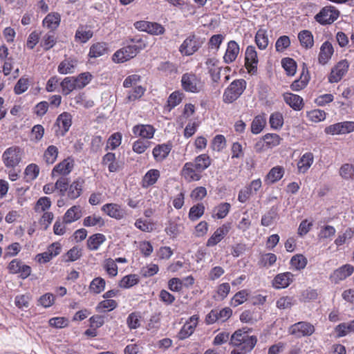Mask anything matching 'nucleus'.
Instances as JSON below:
<instances>
[{"instance_id": "nucleus-1", "label": "nucleus", "mask_w": 354, "mask_h": 354, "mask_svg": "<svg viewBox=\"0 0 354 354\" xmlns=\"http://www.w3.org/2000/svg\"><path fill=\"white\" fill-rule=\"evenodd\" d=\"M257 338L250 335L244 328L236 330L230 338V344L234 347L230 354H247L255 346Z\"/></svg>"}, {"instance_id": "nucleus-2", "label": "nucleus", "mask_w": 354, "mask_h": 354, "mask_svg": "<svg viewBox=\"0 0 354 354\" xmlns=\"http://www.w3.org/2000/svg\"><path fill=\"white\" fill-rule=\"evenodd\" d=\"M135 43L132 45L124 46L117 50L112 57V60L115 63H123L136 56V55L146 47L145 41L142 39H133Z\"/></svg>"}, {"instance_id": "nucleus-3", "label": "nucleus", "mask_w": 354, "mask_h": 354, "mask_svg": "<svg viewBox=\"0 0 354 354\" xmlns=\"http://www.w3.org/2000/svg\"><path fill=\"white\" fill-rule=\"evenodd\" d=\"M246 87V82L243 79L234 80L225 90L223 101L230 104L236 100L243 93Z\"/></svg>"}, {"instance_id": "nucleus-4", "label": "nucleus", "mask_w": 354, "mask_h": 354, "mask_svg": "<svg viewBox=\"0 0 354 354\" xmlns=\"http://www.w3.org/2000/svg\"><path fill=\"white\" fill-rule=\"evenodd\" d=\"M181 86L188 93H198L203 87L201 78L193 73H186L181 77Z\"/></svg>"}, {"instance_id": "nucleus-5", "label": "nucleus", "mask_w": 354, "mask_h": 354, "mask_svg": "<svg viewBox=\"0 0 354 354\" xmlns=\"http://www.w3.org/2000/svg\"><path fill=\"white\" fill-rule=\"evenodd\" d=\"M22 150L20 147L12 146L6 149L2 154V160L6 167H15L21 160Z\"/></svg>"}, {"instance_id": "nucleus-6", "label": "nucleus", "mask_w": 354, "mask_h": 354, "mask_svg": "<svg viewBox=\"0 0 354 354\" xmlns=\"http://www.w3.org/2000/svg\"><path fill=\"white\" fill-rule=\"evenodd\" d=\"M203 42L200 37L190 35L180 45L179 51L184 55H192L198 50Z\"/></svg>"}, {"instance_id": "nucleus-7", "label": "nucleus", "mask_w": 354, "mask_h": 354, "mask_svg": "<svg viewBox=\"0 0 354 354\" xmlns=\"http://www.w3.org/2000/svg\"><path fill=\"white\" fill-rule=\"evenodd\" d=\"M288 332L297 337H301L311 335L315 332V328L308 322H299L290 326Z\"/></svg>"}, {"instance_id": "nucleus-8", "label": "nucleus", "mask_w": 354, "mask_h": 354, "mask_svg": "<svg viewBox=\"0 0 354 354\" xmlns=\"http://www.w3.org/2000/svg\"><path fill=\"white\" fill-rule=\"evenodd\" d=\"M349 67V63L346 59H342L332 68L328 76V82L337 83L346 75Z\"/></svg>"}, {"instance_id": "nucleus-9", "label": "nucleus", "mask_w": 354, "mask_h": 354, "mask_svg": "<svg viewBox=\"0 0 354 354\" xmlns=\"http://www.w3.org/2000/svg\"><path fill=\"white\" fill-rule=\"evenodd\" d=\"M181 176L188 183L198 181L202 178L201 173L195 166L192 162H186L180 171Z\"/></svg>"}, {"instance_id": "nucleus-10", "label": "nucleus", "mask_w": 354, "mask_h": 354, "mask_svg": "<svg viewBox=\"0 0 354 354\" xmlns=\"http://www.w3.org/2000/svg\"><path fill=\"white\" fill-rule=\"evenodd\" d=\"M198 319L199 317L197 315L190 317L178 332V338L183 340L191 336L198 325Z\"/></svg>"}, {"instance_id": "nucleus-11", "label": "nucleus", "mask_w": 354, "mask_h": 354, "mask_svg": "<svg viewBox=\"0 0 354 354\" xmlns=\"http://www.w3.org/2000/svg\"><path fill=\"white\" fill-rule=\"evenodd\" d=\"M257 53L255 47L248 46L245 53V66L250 73H255L258 64Z\"/></svg>"}, {"instance_id": "nucleus-12", "label": "nucleus", "mask_w": 354, "mask_h": 354, "mask_svg": "<svg viewBox=\"0 0 354 354\" xmlns=\"http://www.w3.org/2000/svg\"><path fill=\"white\" fill-rule=\"evenodd\" d=\"M339 12L331 7H325L315 15V19L321 24H329L337 19Z\"/></svg>"}, {"instance_id": "nucleus-13", "label": "nucleus", "mask_w": 354, "mask_h": 354, "mask_svg": "<svg viewBox=\"0 0 354 354\" xmlns=\"http://www.w3.org/2000/svg\"><path fill=\"white\" fill-rule=\"evenodd\" d=\"M72 124V116L67 112H64L60 114L55 122V125L58 129L55 131L57 136H64L66 133L69 130Z\"/></svg>"}, {"instance_id": "nucleus-14", "label": "nucleus", "mask_w": 354, "mask_h": 354, "mask_svg": "<svg viewBox=\"0 0 354 354\" xmlns=\"http://www.w3.org/2000/svg\"><path fill=\"white\" fill-rule=\"evenodd\" d=\"M73 167V158L68 157L55 166L52 170V176H66L72 171Z\"/></svg>"}, {"instance_id": "nucleus-15", "label": "nucleus", "mask_w": 354, "mask_h": 354, "mask_svg": "<svg viewBox=\"0 0 354 354\" xmlns=\"http://www.w3.org/2000/svg\"><path fill=\"white\" fill-rule=\"evenodd\" d=\"M354 272V267L350 264L344 265L335 270L330 275V280L335 283L344 280L351 276Z\"/></svg>"}, {"instance_id": "nucleus-16", "label": "nucleus", "mask_w": 354, "mask_h": 354, "mask_svg": "<svg viewBox=\"0 0 354 354\" xmlns=\"http://www.w3.org/2000/svg\"><path fill=\"white\" fill-rule=\"evenodd\" d=\"M230 231L229 224H223L218 227L206 243L207 247H213L220 243Z\"/></svg>"}, {"instance_id": "nucleus-17", "label": "nucleus", "mask_w": 354, "mask_h": 354, "mask_svg": "<svg viewBox=\"0 0 354 354\" xmlns=\"http://www.w3.org/2000/svg\"><path fill=\"white\" fill-rule=\"evenodd\" d=\"M101 210L111 218L120 220L125 215V211L117 203H106L104 205Z\"/></svg>"}, {"instance_id": "nucleus-18", "label": "nucleus", "mask_w": 354, "mask_h": 354, "mask_svg": "<svg viewBox=\"0 0 354 354\" xmlns=\"http://www.w3.org/2000/svg\"><path fill=\"white\" fill-rule=\"evenodd\" d=\"M135 136L145 139H151L156 132V129L150 124H137L132 129Z\"/></svg>"}, {"instance_id": "nucleus-19", "label": "nucleus", "mask_w": 354, "mask_h": 354, "mask_svg": "<svg viewBox=\"0 0 354 354\" xmlns=\"http://www.w3.org/2000/svg\"><path fill=\"white\" fill-rule=\"evenodd\" d=\"M334 53L333 45L328 41H324L321 47L318 55V62L320 64L325 65L331 59Z\"/></svg>"}, {"instance_id": "nucleus-20", "label": "nucleus", "mask_w": 354, "mask_h": 354, "mask_svg": "<svg viewBox=\"0 0 354 354\" xmlns=\"http://www.w3.org/2000/svg\"><path fill=\"white\" fill-rule=\"evenodd\" d=\"M293 277L290 272L278 274L272 281V286L276 289L285 288L292 282Z\"/></svg>"}, {"instance_id": "nucleus-21", "label": "nucleus", "mask_w": 354, "mask_h": 354, "mask_svg": "<svg viewBox=\"0 0 354 354\" xmlns=\"http://www.w3.org/2000/svg\"><path fill=\"white\" fill-rule=\"evenodd\" d=\"M239 46L235 41H230L227 44L225 53L223 56L224 62L230 64L233 62L239 53Z\"/></svg>"}, {"instance_id": "nucleus-22", "label": "nucleus", "mask_w": 354, "mask_h": 354, "mask_svg": "<svg viewBox=\"0 0 354 354\" xmlns=\"http://www.w3.org/2000/svg\"><path fill=\"white\" fill-rule=\"evenodd\" d=\"M171 150V144L158 145L153 149L152 154L156 161L161 162L168 156Z\"/></svg>"}, {"instance_id": "nucleus-23", "label": "nucleus", "mask_w": 354, "mask_h": 354, "mask_svg": "<svg viewBox=\"0 0 354 354\" xmlns=\"http://www.w3.org/2000/svg\"><path fill=\"white\" fill-rule=\"evenodd\" d=\"M160 176V172L156 169H149L142 177L141 185L143 188H148L156 183Z\"/></svg>"}, {"instance_id": "nucleus-24", "label": "nucleus", "mask_w": 354, "mask_h": 354, "mask_svg": "<svg viewBox=\"0 0 354 354\" xmlns=\"http://www.w3.org/2000/svg\"><path fill=\"white\" fill-rule=\"evenodd\" d=\"M109 52L108 44L105 42H97L91 46L88 57L97 58L107 54Z\"/></svg>"}, {"instance_id": "nucleus-25", "label": "nucleus", "mask_w": 354, "mask_h": 354, "mask_svg": "<svg viewBox=\"0 0 354 354\" xmlns=\"http://www.w3.org/2000/svg\"><path fill=\"white\" fill-rule=\"evenodd\" d=\"M314 162V155L311 152L304 153L297 162V169L299 173H306Z\"/></svg>"}, {"instance_id": "nucleus-26", "label": "nucleus", "mask_w": 354, "mask_h": 354, "mask_svg": "<svg viewBox=\"0 0 354 354\" xmlns=\"http://www.w3.org/2000/svg\"><path fill=\"white\" fill-rule=\"evenodd\" d=\"M283 100L287 104L295 111H300L303 108V99L298 95L285 93Z\"/></svg>"}, {"instance_id": "nucleus-27", "label": "nucleus", "mask_w": 354, "mask_h": 354, "mask_svg": "<svg viewBox=\"0 0 354 354\" xmlns=\"http://www.w3.org/2000/svg\"><path fill=\"white\" fill-rule=\"evenodd\" d=\"M284 169L281 166L272 167L265 178V182L267 184H273L279 181L283 176Z\"/></svg>"}, {"instance_id": "nucleus-28", "label": "nucleus", "mask_w": 354, "mask_h": 354, "mask_svg": "<svg viewBox=\"0 0 354 354\" xmlns=\"http://www.w3.org/2000/svg\"><path fill=\"white\" fill-rule=\"evenodd\" d=\"M82 216L80 206L74 205L69 208L64 215L63 220L65 223H71L77 221Z\"/></svg>"}, {"instance_id": "nucleus-29", "label": "nucleus", "mask_w": 354, "mask_h": 354, "mask_svg": "<svg viewBox=\"0 0 354 354\" xmlns=\"http://www.w3.org/2000/svg\"><path fill=\"white\" fill-rule=\"evenodd\" d=\"M84 181L81 179L74 180L69 186L68 185L67 196L71 199L77 198L82 192Z\"/></svg>"}, {"instance_id": "nucleus-30", "label": "nucleus", "mask_w": 354, "mask_h": 354, "mask_svg": "<svg viewBox=\"0 0 354 354\" xmlns=\"http://www.w3.org/2000/svg\"><path fill=\"white\" fill-rule=\"evenodd\" d=\"M77 66V60L74 59H65L58 66L57 71L60 74L66 75L73 73Z\"/></svg>"}, {"instance_id": "nucleus-31", "label": "nucleus", "mask_w": 354, "mask_h": 354, "mask_svg": "<svg viewBox=\"0 0 354 354\" xmlns=\"http://www.w3.org/2000/svg\"><path fill=\"white\" fill-rule=\"evenodd\" d=\"M61 17L59 14L53 12L48 14L43 20V25L44 27L50 29V30H55L59 25Z\"/></svg>"}, {"instance_id": "nucleus-32", "label": "nucleus", "mask_w": 354, "mask_h": 354, "mask_svg": "<svg viewBox=\"0 0 354 354\" xmlns=\"http://www.w3.org/2000/svg\"><path fill=\"white\" fill-rule=\"evenodd\" d=\"M192 164L202 173L211 165V159L206 153L201 154L196 156Z\"/></svg>"}, {"instance_id": "nucleus-33", "label": "nucleus", "mask_w": 354, "mask_h": 354, "mask_svg": "<svg viewBox=\"0 0 354 354\" xmlns=\"http://www.w3.org/2000/svg\"><path fill=\"white\" fill-rule=\"evenodd\" d=\"M106 241V237L100 233L91 236L87 240V247L90 250H97Z\"/></svg>"}, {"instance_id": "nucleus-34", "label": "nucleus", "mask_w": 354, "mask_h": 354, "mask_svg": "<svg viewBox=\"0 0 354 354\" xmlns=\"http://www.w3.org/2000/svg\"><path fill=\"white\" fill-rule=\"evenodd\" d=\"M298 39L304 48L309 49L313 46L314 39L310 31L307 30L301 31L298 35Z\"/></svg>"}, {"instance_id": "nucleus-35", "label": "nucleus", "mask_w": 354, "mask_h": 354, "mask_svg": "<svg viewBox=\"0 0 354 354\" xmlns=\"http://www.w3.org/2000/svg\"><path fill=\"white\" fill-rule=\"evenodd\" d=\"M231 208L229 203H221L216 206L213 211V217L223 219L228 214Z\"/></svg>"}, {"instance_id": "nucleus-36", "label": "nucleus", "mask_w": 354, "mask_h": 354, "mask_svg": "<svg viewBox=\"0 0 354 354\" xmlns=\"http://www.w3.org/2000/svg\"><path fill=\"white\" fill-rule=\"evenodd\" d=\"M58 153V148L55 145H50L44 153V159L47 164L52 165L56 161Z\"/></svg>"}, {"instance_id": "nucleus-37", "label": "nucleus", "mask_w": 354, "mask_h": 354, "mask_svg": "<svg viewBox=\"0 0 354 354\" xmlns=\"http://www.w3.org/2000/svg\"><path fill=\"white\" fill-rule=\"evenodd\" d=\"M309 75L308 73L303 71L300 75L299 79L295 80L290 85V88L294 91H299L304 88L308 82H309Z\"/></svg>"}, {"instance_id": "nucleus-38", "label": "nucleus", "mask_w": 354, "mask_h": 354, "mask_svg": "<svg viewBox=\"0 0 354 354\" xmlns=\"http://www.w3.org/2000/svg\"><path fill=\"white\" fill-rule=\"evenodd\" d=\"M339 176L346 180H354V165L343 164L339 170Z\"/></svg>"}, {"instance_id": "nucleus-39", "label": "nucleus", "mask_w": 354, "mask_h": 354, "mask_svg": "<svg viewBox=\"0 0 354 354\" xmlns=\"http://www.w3.org/2000/svg\"><path fill=\"white\" fill-rule=\"evenodd\" d=\"M255 42L260 50H265L268 47L269 40L266 30L259 29L257 32Z\"/></svg>"}, {"instance_id": "nucleus-40", "label": "nucleus", "mask_w": 354, "mask_h": 354, "mask_svg": "<svg viewBox=\"0 0 354 354\" xmlns=\"http://www.w3.org/2000/svg\"><path fill=\"white\" fill-rule=\"evenodd\" d=\"M30 300L31 295L28 293L18 295L15 297V304L18 308L24 310L29 308Z\"/></svg>"}, {"instance_id": "nucleus-41", "label": "nucleus", "mask_w": 354, "mask_h": 354, "mask_svg": "<svg viewBox=\"0 0 354 354\" xmlns=\"http://www.w3.org/2000/svg\"><path fill=\"white\" fill-rule=\"evenodd\" d=\"M266 123L264 115H257L251 124V131L254 134L259 133L264 128Z\"/></svg>"}, {"instance_id": "nucleus-42", "label": "nucleus", "mask_w": 354, "mask_h": 354, "mask_svg": "<svg viewBox=\"0 0 354 354\" xmlns=\"http://www.w3.org/2000/svg\"><path fill=\"white\" fill-rule=\"evenodd\" d=\"M291 266L296 270H301L306 268L308 260L303 254H296L290 259Z\"/></svg>"}, {"instance_id": "nucleus-43", "label": "nucleus", "mask_w": 354, "mask_h": 354, "mask_svg": "<svg viewBox=\"0 0 354 354\" xmlns=\"http://www.w3.org/2000/svg\"><path fill=\"white\" fill-rule=\"evenodd\" d=\"M62 93L65 95H68L73 90L77 89L74 81V77H65L60 84Z\"/></svg>"}, {"instance_id": "nucleus-44", "label": "nucleus", "mask_w": 354, "mask_h": 354, "mask_svg": "<svg viewBox=\"0 0 354 354\" xmlns=\"http://www.w3.org/2000/svg\"><path fill=\"white\" fill-rule=\"evenodd\" d=\"M205 212V206L203 203H198L193 205L189 212V218L192 221L199 219Z\"/></svg>"}, {"instance_id": "nucleus-45", "label": "nucleus", "mask_w": 354, "mask_h": 354, "mask_svg": "<svg viewBox=\"0 0 354 354\" xmlns=\"http://www.w3.org/2000/svg\"><path fill=\"white\" fill-rule=\"evenodd\" d=\"M93 37V31L87 27H80L75 32V39L82 43H86Z\"/></svg>"}, {"instance_id": "nucleus-46", "label": "nucleus", "mask_w": 354, "mask_h": 354, "mask_svg": "<svg viewBox=\"0 0 354 354\" xmlns=\"http://www.w3.org/2000/svg\"><path fill=\"white\" fill-rule=\"evenodd\" d=\"M269 122L270 127L275 130H279L283 125V117L279 112H274L270 116Z\"/></svg>"}, {"instance_id": "nucleus-47", "label": "nucleus", "mask_w": 354, "mask_h": 354, "mask_svg": "<svg viewBox=\"0 0 354 354\" xmlns=\"http://www.w3.org/2000/svg\"><path fill=\"white\" fill-rule=\"evenodd\" d=\"M106 282L102 277H96L92 280L90 283V290L95 293L99 294L104 291L105 288Z\"/></svg>"}, {"instance_id": "nucleus-48", "label": "nucleus", "mask_w": 354, "mask_h": 354, "mask_svg": "<svg viewBox=\"0 0 354 354\" xmlns=\"http://www.w3.org/2000/svg\"><path fill=\"white\" fill-rule=\"evenodd\" d=\"M281 65L288 75L292 76L295 74L297 70V64L293 59L290 57L282 59Z\"/></svg>"}, {"instance_id": "nucleus-49", "label": "nucleus", "mask_w": 354, "mask_h": 354, "mask_svg": "<svg viewBox=\"0 0 354 354\" xmlns=\"http://www.w3.org/2000/svg\"><path fill=\"white\" fill-rule=\"evenodd\" d=\"M139 281L138 277L136 274H129L124 276L120 281L119 286L122 288H130L136 285Z\"/></svg>"}, {"instance_id": "nucleus-50", "label": "nucleus", "mask_w": 354, "mask_h": 354, "mask_svg": "<svg viewBox=\"0 0 354 354\" xmlns=\"http://www.w3.org/2000/svg\"><path fill=\"white\" fill-rule=\"evenodd\" d=\"M263 140L268 148H273L280 144L281 138L278 134L267 133L263 136Z\"/></svg>"}, {"instance_id": "nucleus-51", "label": "nucleus", "mask_w": 354, "mask_h": 354, "mask_svg": "<svg viewBox=\"0 0 354 354\" xmlns=\"http://www.w3.org/2000/svg\"><path fill=\"white\" fill-rule=\"evenodd\" d=\"M91 77L92 75L88 72L82 73L77 77H74V81L77 89H80L86 86L91 80Z\"/></svg>"}, {"instance_id": "nucleus-52", "label": "nucleus", "mask_w": 354, "mask_h": 354, "mask_svg": "<svg viewBox=\"0 0 354 354\" xmlns=\"http://www.w3.org/2000/svg\"><path fill=\"white\" fill-rule=\"evenodd\" d=\"M82 255V251L78 246H74L65 254L66 262H73L79 259Z\"/></svg>"}, {"instance_id": "nucleus-53", "label": "nucleus", "mask_w": 354, "mask_h": 354, "mask_svg": "<svg viewBox=\"0 0 354 354\" xmlns=\"http://www.w3.org/2000/svg\"><path fill=\"white\" fill-rule=\"evenodd\" d=\"M326 113L321 109H314L307 113V118L313 122H319L326 119Z\"/></svg>"}, {"instance_id": "nucleus-54", "label": "nucleus", "mask_w": 354, "mask_h": 354, "mask_svg": "<svg viewBox=\"0 0 354 354\" xmlns=\"http://www.w3.org/2000/svg\"><path fill=\"white\" fill-rule=\"evenodd\" d=\"M104 224V220L101 216L92 215L84 218L83 225L85 227H93L95 225L102 226Z\"/></svg>"}, {"instance_id": "nucleus-55", "label": "nucleus", "mask_w": 354, "mask_h": 354, "mask_svg": "<svg viewBox=\"0 0 354 354\" xmlns=\"http://www.w3.org/2000/svg\"><path fill=\"white\" fill-rule=\"evenodd\" d=\"M182 95L183 93L178 91H175L170 94L167 100V106L169 107V111L181 102Z\"/></svg>"}, {"instance_id": "nucleus-56", "label": "nucleus", "mask_w": 354, "mask_h": 354, "mask_svg": "<svg viewBox=\"0 0 354 354\" xmlns=\"http://www.w3.org/2000/svg\"><path fill=\"white\" fill-rule=\"evenodd\" d=\"M290 45L289 37L283 35L279 37L275 43V48L277 52L281 53L287 49Z\"/></svg>"}, {"instance_id": "nucleus-57", "label": "nucleus", "mask_w": 354, "mask_h": 354, "mask_svg": "<svg viewBox=\"0 0 354 354\" xmlns=\"http://www.w3.org/2000/svg\"><path fill=\"white\" fill-rule=\"evenodd\" d=\"M29 86V80L27 77H21L16 83L14 91L15 94L20 95L26 91Z\"/></svg>"}, {"instance_id": "nucleus-58", "label": "nucleus", "mask_w": 354, "mask_h": 354, "mask_svg": "<svg viewBox=\"0 0 354 354\" xmlns=\"http://www.w3.org/2000/svg\"><path fill=\"white\" fill-rule=\"evenodd\" d=\"M294 304L293 298L288 296L281 297L276 302L277 307L280 310L290 308Z\"/></svg>"}, {"instance_id": "nucleus-59", "label": "nucleus", "mask_w": 354, "mask_h": 354, "mask_svg": "<svg viewBox=\"0 0 354 354\" xmlns=\"http://www.w3.org/2000/svg\"><path fill=\"white\" fill-rule=\"evenodd\" d=\"M51 206V201L48 197H41L36 203L35 209L36 212H45Z\"/></svg>"}, {"instance_id": "nucleus-60", "label": "nucleus", "mask_w": 354, "mask_h": 354, "mask_svg": "<svg viewBox=\"0 0 354 354\" xmlns=\"http://www.w3.org/2000/svg\"><path fill=\"white\" fill-rule=\"evenodd\" d=\"M140 315L138 313H131L129 315L127 323L131 329H136L140 325Z\"/></svg>"}, {"instance_id": "nucleus-61", "label": "nucleus", "mask_w": 354, "mask_h": 354, "mask_svg": "<svg viewBox=\"0 0 354 354\" xmlns=\"http://www.w3.org/2000/svg\"><path fill=\"white\" fill-rule=\"evenodd\" d=\"M44 134V128L41 124L33 126L31 130V140L37 142L41 140Z\"/></svg>"}, {"instance_id": "nucleus-62", "label": "nucleus", "mask_w": 354, "mask_h": 354, "mask_svg": "<svg viewBox=\"0 0 354 354\" xmlns=\"http://www.w3.org/2000/svg\"><path fill=\"white\" fill-rule=\"evenodd\" d=\"M117 306L118 304L115 300L106 299L98 304L97 306V310L100 312L107 309L109 311H111L115 309Z\"/></svg>"}, {"instance_id": "nucleus-63", "label": "nucleus", "mask_w": 354, "mask_h": 354, "mask_svg": "<svg viewBox=\"0 0 354 354\" xmlns=\"http://www.w3.org/2000/svg\"><path fill=\"white\" fill-rule=\"evenodd\" d=\"M54 302L55 296L49 292L41 295L38 299L39 304L46 308L53 306Z\"/></svg>"}, {"instance_id": "nucleus-64", "label": "nucleus", "mask_w": 354, "mask_h": 354, "mask_svg": "<svg viewBox=\"0 0 354 354\" xmlns=\"http://www.w3.org/2000/svg\"><path fill=\"white\" fill-rule=\"evenodd\" d=\"M25 175L29 180H35L39 174V168L36 164H30L25 169Z\"/></svg>"}]
</instances>
